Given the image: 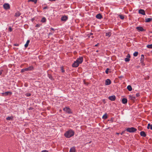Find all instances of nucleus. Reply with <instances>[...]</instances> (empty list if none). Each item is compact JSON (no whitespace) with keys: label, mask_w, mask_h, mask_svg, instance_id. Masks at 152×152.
Segmentation results:
<instances>
[{"label":"nucleus","mask_w":152,"mask_h":152,"mask_svg":"<svg viewBox=\"0 0 152 152\" xmlns=\"http://www.w3.org/2000/svg\"><path fill=\"white\" fill-rule=\"evenodd\" d=\"M74 134V131L72 129H69L65 132L64 135L66 138H69L73 136Z\"/></svg>","instance_id":"f257e3e1"},{"label":"nucleus","mask_w":152,"mask_h":152,"mask_svg":"<svg viewBox=\"0 0 152 152\" xmlns=\"http://www.w3.org/2000/svg\"><path fill=\"white\" fill-rule=\"evenodd\" d=\"M63 110L66 113L68 114H71L72 113V110L69 107H65L63 108Z\"/></svg>","instance_id":"f03ea898"},{"label":"nucleus","mask_w":152,"mask_h":152,"mask_svg":"<svg viewBox=\"0 0 152 152\" xmlns=\"http://www.w3.org/2000/svg\"><path fill=\"white\" fill-rule=\"evenodd\" d=\"M126 131L129 132H134L137 131V129L134 127H132L127 128Z\"/></svg>","instance_id":"7ed1b4c3"},{"label":"nucleus","mask_w":152,"mask_h":152,"mask_svg":"<svg viewBox=\"0 0 152 152\" xmlns=\"http://www.w3.org/2000/svg\"><path fill=\"white\" fill-rule=\"evenodd\" d=\"M83 61V57L82 56L79 57L78 58H77L76 60V62H77L79 64L82 63Z\"/></svg>","instance_id":"20e7f679"},{"label":"nucleus","mask_w":152,"mask_h":152,"mask_svg":"<svg viewBox=\"0 0 152 152\" xmlns=\"http://www.w3.org/2000/svg\"><path fill=\"white\" fill-rule=\"evenodd\" d=\"M3 7L5 10H8L10 8V6L8 3H5L3 5Z\"/></svg>","instance_id":"39448f33"},{"label":"nucleus","mask_w":152,"mask_h":152,"mask_svg":"<svg viewBox=\"0 0 152 152\" xmlns=\"http://www.w3.org/2000/svg\"><path fill=\"white\" fill-rule=\"evenodd\" d=\"M34 69V68L33 66H31L28 68H25L26 71H31L33 70Z\"/></svg>","instance_id":"423d86ee"},{"label":"nucleus","mask_w":152,"mask_h":152,"mask_svg":"<svg viewBox=\"0 0 152 152\" xmlns=\"http://www.w3.org/2000/svg\"><path fill=\"white\" fill-rule=\"evenodd\" d=\"M3 96H7L8 95H11L12 94V93L10 91H7L4 93H3L1 94Z\"/></svg>","instance_id":"0eeeda50"},{"label":"nucleus","mask_w":152,"mask_h":152,"mask_svg":"<svg viewBox=\"0 0 152 152\" xmlns=\"http://www.w3.org/2000/svg\"><path fill=\"white\" fill-rule=\"evenodd\" d=\"M68 19V17L66 16H62L61 18V20L63 21H66Z\"/></svg>","instance_id":"6e6552de"},{"label":"nucleus","mask_w":152,"mask_h":152,"mask_svg":"<svg viewBox=\"0 0 152 152\" xmlns=\"http://www.w3.org/2000/svg\"><path fill=\"white\" fill-rule=\"evenodd\" d=\"M111 80L109 79H107L105 80V85L107 86L111 84Z\"/></svg>","instance_id":"1a4fd4ad"},{"label":"nucleus","mask_w":152,"mask_h":152,"mask_svg":"<svg viewBox=\"0 0 152 152\" xmlns=\"http://www.w3.org/2000/svg\"><path fill=\"white\" fill-rule=\"evenodd\" d=\"M79 64L77 62H76V61H75L74 63L72 64V66L74 67H77L79 65Z\"/></svg>","instance_id":"9d476101"},{"label":"nucleus","mask_w":152,"mask_h":152,"mask_svg":"<svg viewBox=\"0 0 152 152\" xmlns=\"http://www.w3.org/2000/svg\"><path fill=\"white\" fill-rule=\"evenodd\" d=\"M108 99L111 101H114L115 99V95H113L109 96Z\"/></svg>","instance_id":"9b49d317"},{"label":"nucleus","mask_w":152,"mask_h":152,"mask_svg":"<svg viewBox=\"0 0 152 152\" xmlns=\"http://www.w3.org/2000/svg\"><path fill=\"white\" fill-rule=\"evenodd\" d=\"M136 29L137 30L141 31H144L145 30L141 26H138L137 27Z\"/></svg>","instance_id":"f8f14e48"},{"label":"nucleus","mask_w":152,"mask_h":152,"mask_svg":"<svg viewBox=\"0 0 152 152\" xmlns=\"http://www.w3.org/2000/svg\"><path fill=\"white\" fill-rule=\"evenodd\" d=\"M139 13L140 14H141L143 15H145V13L144 10L142 9H140L139 11Z\"/></svg>","instance_id":"ddd939ff"},{"label":"nucleus","mask_w":152,"mask_h":152,"mask_svg":"<svg viewBox=\"0 0 152 152\" xmlns=\"http://www.w3.org/2000/svg\"><path fill=\"white\" fill-rule=\"evenodd\" d=\"M144 60V56L142 54L141 55L140 58V61L141 63H143Z\"/></svg>","instance_id":"4468645a"},{"label":"nucleus","mask_w":152,"mask_h":152,"mask_svg":"<svg viewBox=\"0 0 152 152\" xmlns=\"http://www.w3.org/2000/svg\"><path fill=\"white\" fill-rule=\"evenodd\" d=\"M96 17L97 18L100 19L102 18V15L100 14H98L96 16Z\"/></svg>","instance_id":"2eb2a0df"},{"label":"nucleus","mask_w":152,"mask_h":152,"mask_svg":"<svg viewBox=\"0 0 152 152\" xmlns=\"http://www.w3.org/2000/svg\"><path fill=\"white\" fill-rule=\"evenodd\" d=\"M140 134L141 136L143 137H145L146 136V134L145 133V132L144 131H141L140 132Z\"/></svg>","instance_id":"dca6fc26"},{"label":"nucleus","mask_w":152,"mask_h":152,"mask_svg":"<svg viewBox=\"0 0 152 152\" xmlns=\"http://www.w3.org/2000/svg\"><path fill=\"white\" fill-rule=\"evenodd\" d=\"M129 98L132 100H134L136 99V97L133 95H129Z\"/></svg>","instance_id":"f3484780"},{"label":"nucleus","mask_w":152,"mask_h":152,"mask_svg":"<svg viewBox=\"0 0 152 152\" xmlns=\"http://www.w3.org/2000/svg\"><path fill=\"white\" fill-rule=\"evenodd\" d=\"M127 102V100L126 98H123L122 99V103L124 104H125Z\"/></svg>","instance_id":"a211bd4d"},{"label":"nucleus","mask_w":152,"mask_h":152,"mask_svg":"<svg viewBox=\"0 0 152 152\" xmlns=\"http://www.w3.org/2000/svg\"><path fill=\"white\" fill-rule=\"evenodd\" d=\"M69 152H75V148L74 147L71 148Z\"/></svg>","instance_id":"6ab92c4d"},{"label":"nucleus","mask_w":152,"mask_h":152,"mask_svg":"<svg viewBox=\"0 0 152 152\" xmlns=\"http://www.w3.org/2000/svg\"><path fill=\"white\" fill-rule=\"evenodd\" d=\"M13 117L12 116L8 117L6 118V119L8 121H12L13 119Z\"/></svg>","instance_id":"aec40b11"},{"label":"nucleus","mask_w":152,"mask_h":152,"mask_svg":"<svg viewBox=\"0 0 152 152\" xmlns=\"http://www.w3.org/2000/svg\"><path fill=\"white\" fill-rule=\"evenodd\" d=\"M21 14L19 11L17 12H16L15 13V16L16 17H18Z\"/></svg>","instance_id":"412c9836"},{"label":"nucleus","mask_w":152,"mask_h":152,"mask_svg":"<svg viewBox=\"0 0 152 152\" xmlns=\"http://www.w3.org/2000/svg\"><path fill=\"white\" fill-rule=\"evenodd\" d=\"M152 20V18H147L145 19L146 22H149Z\"/></svg>","instance_id":"4be33fe9"},{"label":"nucleus","mask_w":152,"mask_h":152,"mask_svg":"<svg viewBox=\"0 0 152 152\" xmlns=\"http://www.w3.org/2000/svg\"><path fill=\"white\" fill-rule=\"evenodd\" d=\"M30 42V40H28L27 41L26 44L24 46L26 48H27Z\"/></svg>","instance_id":"5701e85b"},{"label":"nucleus","mask_w":152,"mask_h":152,"mask_svg":"<svg viewBox=\"0 0 152 152\" xmlns=\"http://www.w3.org/2000/svg\"><path fill=\"white\" fill-rule=\"evenodd\" d=\"M127 88L129 91H131L132 90V88L130 85H129L127 86Z\"/></svg>","instance_id":"b1692460"},{"label":"nucleus","mask_w":152,"mask_h":152,"mask_svg":"<svg viewBox=\"0 0 152 152\" xmlns=\"http://www.w3.org/2000/svg\"><path fill=\"white\" fill-rule=\"evenodd\" d=\"M111 34V33L110 32H107L106 33V36L107 37H110Z\"/></svg>","instance_id":"393cba45"},{"label":"nucleus","mask_w":152,"mask_h":152,"mask_svg":"<svg viewBox=\"0 0 152 152\" xmlns=\"http://www.w3.org/2000/svg\"><path fill=\"white\" fill-rule=\"evenodd\" d=\"M147 128L148 129H151L152 130V125H151L150 124H148Z\"/></svg>","instance_id":"a878e982"},{"label":"nucleus","mask_w":152,"mask_h":152,"mask_svg":"<svg viewBox=\"0 0 152 152\" xmlns=\"http://www.w3.org/2000/svg\"><path fill=\"white\" fill-rule=\"evenodd\" d=\"M118 16L121 19H124V15H118Z\"/></svg>","instance_id":"bb28decb"},{"label":"nucleus","mask_w":152,"mask_h":152,"mask_svg":"<svg viewBox=\"0 0 152 152\" xmlns=\"http://www.w3.org/2000/svg\"><path fill=\"white\" fill-rule=\"evenodd\" d=\"M41 22H45L46 21V19L45 17H43L41 20Z\"/></svg>","instance_id":"cd10ccee"},{"label":"nucleus","mask_w":152,"mask_h":152,"mask_svg":"<svg viewBox=\"0 0 152 152\" xmlns=\"http://www.w3.org/2000/svg\"><path fill=\"white\" fill-rule=\"evenodd\" d=\"M107 118V116L106 114H104L102 116V118L104 119H105Z\"/></svg>","instance_id":"c85d7f7f"},{"label":"nucleus","mask_w":152,"mask_h":152,"mask_svg":"<svg viewBox=\"0 0 152 152\" xmlns=\"http://www.w3.org/2000/svg\"><path fill=\"white\" fill-rule=\"evenodd\" d=\"M48 77L49 78V79H50L51 80H53V77L52 75L50 74L48 75Z\"/></svg>","instance_id":"c756f323"},{"label":"nucleus","mask_w":152,"mask_h":152,"mask_svg":"<svg viewBox=\"0 0 152 152\" xmlns=\"http://www.w3.org/2000/svg\"><path fill=\"white\" fill-rule=\"evenodd\" d=\"M147 47L148 48H152V44L147 45Z\"/></svg>","instance_id":"7c9ffc66"},{"label":"nucleus","mask_w":152,"mask_h":152,"mask_svg":"<svg viewBox=\"0 0 152 152\" xmlns=\"http://www.w3.org/2000/svg\"><path fill=\"white\" fill-rule=\"evenodd\" d=\"M61 72L64 73L65 72V70L64 69L63 66H61L60 68Z\"/></svg>","instance_id":"2f4dec72"},{"label":"nucleus","mask_w":152,"mask_h":152,"mask_svg":"<svg viewBox=\"0 0 152 152\" xmlns=\"http://www.w3.org/2000/svg\"><path fill=\"white\" fill-rule=\"evenodd\" d=\"M138 54V52H135L134 54L133 55L134 56H137Z\"/></svg>","instance_id":"473e14b6"},{"label":"nucleus","mask_w":152,"mask_h":152,"mask_svg":"<svg viewBox=\"0 0 152 152\" xmlns=\"http://www.w3.org/2000/svg\"><path fill=\"white\" fill-rule=\"evenodd\" d=\"M29 1H32L34 2L35 3H36L37 1V0H28Z\"/></svg>","instance_id":"72a5a7b5"},{"label":"nucleus","mask_w":152,"mask_h":152,"mask_svg":"<svg viewBox=\"0 0 152 152\" xmlns=\"http://www.w3.org/2000/svg\"><path fill=\"white\" fill-rule=\"evenodd\" d=\"M125 61L126 62H128L130 61V59L129 58H125Z\"/></svg>","instance_id":"f704fd0d"},{"label":"nucleus","mask_w":152,"mask_h":152,"mask_svg":"<svg viewBox=\"0 0 152 152\" xmlns=\"http://www.w3.org/2000/svg\"><path fill=\"white\" fill-rule=\"evenodd\" d=\"M25 95L27 97L29 96H31V94L30 93H27Z\"/></svg>","instance_id":"c9c22d12"},{"label":"nucleus","mask_w":152,"mask_h":152,"mask_svg":"<svg viewBox=\"0 0 152 152\" xmlns=\"http://www.w3.org/2000/svg\"><path fill=\"white\" fill-rule=\"evenodd\" d=\"M110 69H109V68H107L105 71V73L107 74H108V72H109V70Z\"/></svg>","instance_id":"e433bc0d"},{"label":"nucleus","mask_w":152,"mask_h":152,"mask_svg":"<svg viewBox=\"0 0 152 152\" xmlns=\"http://www.w3.org/2000/svg\"><path fill=\"white\" fill-rule=\"evenodd\" d=\"M12 28L10 26L9 27V31H10V32H11L12 31Z\"/></svg>","instance_id":"4c0bfd02"},{"label":"nucleus","mask_w":152,"mask_h":152,"mask_svg":"<svg viewBox=\"0 0 152 152\" xmlns=\"http://www.w3.org/2000/svg\"><path fill=\"white\" fill-rule=\"evenodd\" d=\"M25 71H26L25 68L21 70V72H25Z\"/></svg>","instance_id":"58836bf2"},{"label":"nucleus","mask_w":152,"mask_h":152,"mask_svg":"<svg viewBox=\"0 0 152 152\" xmlns=\"http://www.w3.org/2000/svg\"><path fill=\"white\" fill-rule=\"evenodd\" d=\"M126 58H129H129H130V56L129 54H128L126 56Z\"/></svg>","instance_id":"ea45409f"},{"label":"nucleus","mask_w":152,"mask_h":152,"mask_svg":"<svg viewBox=\"0 0 152 152\" xmlns=\"http://www.w3.org/2000/svg\"><path fill=\"white\" fill-rule=\"evenodd\" d=\"M140 96V94L139 93H137L136 94V97H138Z\"/></svg>","instance_id":"a19ab883"},{"label":"nucleus","mask_w":152,"mask_h":152,"mask_svg":"<svg viewBox=\"0 0 152 152\" xmlns=\"http://www.w3.org/2000/svg\"><path fill=\"white\" fill-rule=\"evenodd\" d=\"M41 152H48V151L46 150H44L42 151Z\"/></svg>","instance_id":"79ce46f5"},{"label":"nucleus","mask_w":152,"mask_h":152,"mask_svg":"<svg viewBox=\"0 0 152 152\" xmlns=\"http://www.w3.org/2000/svg\"><path fill=\"white\" fill-rule=\"evenodd\" d=\"M14 46H19V45L18 44H14Z\"/></svg>","instance_id":"37998d69"},{"label":"nucleus","mask_w":152,"mask_h":152,"mask_svg":"<svg viewBox=\"0 0 152 152\" xmlns=\"http://www.w3.org/2000/svg\"><path fill=\"white\" fill-rule=\"evenodd\" d=\"M40 26V25L38 24H37L36 25V27H39Z\"/></svg>","instance_id":"c03bdc74"},{"label":"nucleus","mask_w":152,"mask_h":152,"mask_svg":"<svg viewBox=\"0 0 152 152\" xmlns=\"http://www.w3.org/2000/svg\"><path fill=\"white\" fill-rule=\"evenodd\" d=\"M3 71V70H1V71H0V75H1L2 73V72Z\"/></svg>","instance_id":"a18cd8bd"},{"label":"nucleus","mask_w":152,"mask_h":152,"mask_svg":"<svg viewBox=\"0 0 152 152\" xmlns=\"http://www.w3.org/2000/svg\"><path fill=\"white\" fill-rule=\"evenodd\" d=\"M124 131H123V132H122L120 133V134L121 135H122V134H123L124 133Z\"/></svg>","instance_id":"49530a36"},{"label":"nucleus","mask_w":152,"mask_h":152,"mask_svg":"<svg viewBox=\"0 0 152 152\" xmlns=\"http://www.w3.org/2000/svg\"><path fill=\"white\" fill-rule=\"evenodd\" d=\"M56 0H49V1H55Z\"/></svg>","instance_id":"de8ad7c7"},{"label":"nucleus","mask_w":152,"mask_h":152,"mask_svg":"<svg viewBox=\"0 0 152 152\" xmlns=\"http://www.w3.org/2000/svg\"><path fill=\"white\" fill-rule=\"evenodd\" d=\"M99 44L98 43L96 45H95V46H97L99 45Z\"/></svg>","instance_id":"09e8293b"},{"label":"nucleus","mask_w":152,"mask_h":152,"mask_svg":"<svg viewBox=\"0 0 152 152\" xmlns=\"http://www.w3.org/2000/svg\"><path fill=\"white\" fill-rule=\"evenodd\" d=\"M51 29L53 31H54V29L53 28H51Z\"/></svg>","instance_id":"8fccbe9b"},{"label":"nucleus","mask_w":152,"mask_h":152,"mask_svg":"<svg viewBox=\"0 0 152 152\" xmlns=\"http://www.w3.org/2000/svg\"><path fill=\"white\" fill-rule=\"evenodd\" d=\"M93 34L92 33H90V35H92Z\"/></svg>","instance_id":"3c124183"},{"label":"nucleus","mask_w":152,"mask_h":152,"mask_svg":"<svg viewBox=\"0 0 152 152\" xmlns=\"http://www.w3.org/2000/svg\"><path fill=\"white\" fill-rule=\"evenodd\" d=\"M116 134H117L118 135V134H120V133H116Z\"/></svg>","instance_id":"603ef678"},{"label":"nucleus","mask_w":152,"mask_h":152,"mask_svg":"<svg viewBox=\"0 0 152 152\" xmlns=\"http://www.w3.org/2000/svg\"><path fill=\"white\" fill-rule=\"evenodd\" d=\"M47 8V7H45L44 8V9H46Z\"/></svg>","instance_id":"864d4df0"},{"label":"nucleus","mask_w":152,"mask_h":152,"mask_svg":"<svg viewBox=\"0 0 152 152\" xmlns=\"http://www.w3.org/2000/svg\"><path fill=\"white\" fill-rule=\"evenodd\" d=\"M98 52V50H97L96 51V52Z\"/></svg>","instance_id":"5fc2aeb1"},{"label":"nucleus","mask_w":152,"mask_h":152,"mask_svg":"<svg viewBox=\"0 0 152 152\" xmlns=\"http://www.w3.org/2000/svg\"><path fill=\"white\" fill-rule=\"evenodd\" d=\"M92 37L93 38V36H92Z\"/></svg>","instance_id":"6e6d98bb"}]
</instances>
